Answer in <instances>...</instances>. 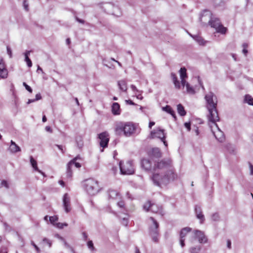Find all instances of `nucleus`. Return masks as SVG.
Masks as SVG:
<instances>
[{"instance_id": "0eeeda50", "label": "nucleus", "mask_w": 253, "mask_h": 253, "mask_svg": "<svg viewBox=\"0 0 253 253\" xmlns=\"http://www.w3.org/2000/svg\"><path fill=\"white\" fill-rule=\"evenodd\" d=\"M119 166L121 172L123 174H131L134 172L132 161H128L125 163L123 161H120Z\"/></svg>"}, {"instance_id": "774afa93", "label": "nucleus", "mask_w": 253, "mask_h": 253, "mask_svg": "<svg viewBox=\"0 0 253 253\" xmlns=\"http://www.w3.org/2000/svg\"><path fill=\"white\" fill-rule=\"evenodd\" d=\"M154 125H155V122H150V123L149 124V127L150 128H151L152 126H153Z\"/></svg>"}, {"instance_id": "cd10ccee", "label": "nucleus", "mask_w": 253, "mask_h": 253, "mask_svg": "<svg viewBox=\"0 0 253 253\" xmlns=\"http://www.w3.org/2000/svg\"><path fill=\"white\" fill-rule=\"evenodd\" d=\"M118 84L119 86L120 89L123 91H126L127 90V85L125 81L121 80L119 81L118 83Z\"/></svg>"}, {"instance_id": "e2e57ef3", "label": "nucleus", "mask_w": 253, "mask_h": 253, "mask_svg": "<svg viewBox=\"0 0 253 253\" xmlns=\"http://www.w3.org/2000/svg\"><path fill=\"white\" fill-rule=\"evenodd\" d=\"M227 246L229 249L231 248V242L230 240L227 241Z\"/></svg>"}, {"instance_id": "393cba45", "label": "nucleus", "mask_w": 253, "mask_h": 253, "mask_svg": "<svg viewBox=\"0 0 253 253\" xmlns=\"http://www.w3.org/2000/svg\"><path fill=\"white\" fill-rule=\"evenodd\" d=\"M189 35L192 37L195 41H196L198 43L201 45H204L205 44L206 42L204 40V39L200 36L196 35V36H193L190 34H189Z\"/></svg>"}, {"instance_id": "4c0bfd02", "label": "nucleus", "mask_w": 253, "mask_h": 253, "mask_svg": "<svg viewBox=\"0 0 253 253\" xmlns=\"http://www.w3.org/2000/svg\"><path fill=\"white\" fill-rule=\"evenodd\" d=\"M152 204L150 201L147 202L143 206V208L146 211H150V208L151 207Z\"/></svg>"}, {"instance_id": "bb28decb", "label": "nucleus", "mask_w": 253, "mask_h": 253, "mask_svg": "<svg viewBox=\"0 0 253 253\" xmlns=\"http://www.w3.org/2000/svg\"><path fill=\"white\" fill-rule=\"evenodd\" d=\"M171 77L173 81V83L175 85V88L177 89L180 88V83L179 81L177 80V77L176 75L174 73L171 74Z\"/></svg>"}, {"instance_id": "37998d69", "label": "nucleus", "mask_w": 253, "mask_h": 253, "mask_svg": "<svg viewBox=\"0 0 253 253\" xmlns=\"http://www.w3.org/2000/svg\"><path fill=\"white\" fill-rule=\"evenodd\" d=\"M87 246L88 248L91 250L93 251L94 250V248L93 246V242L91 241H89L87 242Z\"/></svg>"}, {"instance_id": "6ab92c4d", "label": "nucleus", "mask_w": 253, "mask_h": 253, "mask_svg": "<svg viewBox=\"0 0 253 253\" xmlns=\"http://www.w3.org/2000/svg\"><path fill=\"white\" fill-rule=\"evenodd\" d=\"M150 211H151L154 213H158L161 215L164 214V212L163 211L162 206L157 205L155 204H152Z\"/></svg>"}, {"instance_id": "7ed1b4c3", "label": "nucleus", "mask_w": 253, "mask_h": 253, "mask_svg": "<svg viewBox=\"0 0 253 253\" xmlns=\"http://www.w3.org/2000/svg\"><path fill=\"white\" fill-rule=\"evenodd\" d=\"M205 98L207 102V108L209 111L208 120L212 121L219 120L216 109L217 103L216 96L212 92H210L205 95Z\"/></svg>"}, {"instance_id": "4468645a", "label": "nucleus", "mask_w": 253, "mask_h": 253, "mask_svg": "<svg viewBox=\"0 0 253 253\" xmlns=\"http://www.w3.org/2000/svg\"><path fill=\"white\" fill-rule=\"evenodd\" d=\"M195 212L196 215V217L198 219L200 220V223H203L205 220V216L202 213V211L201 208L200 206L196 205L195 208Z\"/></svg>"}, {"instance_id": "72a5a7b5", "label": "nucleus", "mask_w": 253, "mask_h": 253, "mask_svg": "<svg viewBox=\"0 0 253 253\" xmlns=\"http://www.w3.org/2000/svg\"><path fill=\"white\" fill-rule=\"evenodd\" d=\"M224 3V0H213V4L215 7L222 6Z\"/></svg>"}, {"instance_id": "4be33fe9", "label": "nucleus", "mask_w": 253, "mask_h": 253, "mask_svg": "<svg viewBox=\"0 0 253 253\" xmlns=\"http://www.w3.org/2000/svg\"><path fill=\"white\" fill-rule=\"evenodd\" d=\"M151 156L156 158H159L162 156V153L158 148H154L151 150Z\"/></svg>"}, {"instance_id": "79ce46f5", "label": "nucleus", "mask_w": 253, "mask_h": 253, "mask_svg": "<svg viewBox=\"0 0 253 253\" xmlns=\"http://www.w3.org/2000/svg\"><path fill=\"white\" fill-rule=\"evenodd\" d=\"M3 225L5 230L10 231L12 230L11 227L6 222H3Z\"/></svg>"}, {"instance_id": "20e7f679", "label": "nucleus", "mask_w": 253, "mask_h": 253, "mask_svg": "<svg viewBox=\"0 0 253 253\" xmlns=\"http://www.w3.org/2000/svg\"><path fill=\"white\" fill-rule=\"evenodd\" d=\"M136 127L132 123L121 122L116 124L115 131L117 135L130 137L134 133Z\"/></svg>"}, {"instance_id": "7c9ffc66", "label": "nucleus", "mask_w": 253, "mask_h": 253, "mask_svg": "<svg viewBox=\"0 0 253 253\" xmlns=\"http://www.w3.org/2000/svg\"><path fill=\"white\" fill-rule=\"evenodd\" d=\"M177 112L180 116H184L186 115V112L185 111L183 106L181 104L177 105Z\"/></svg>"}, {"instance_id": "6e6d98bb", "label": "nucleus", "mask_w": 253, "mask_h": 253, "mask_svg": "<svg viewBox=\"0 0 253 253\" xmlns=\"http://www.w3.org/2000/svg\"><path fill=\"white\" fill-rule=\"evenodd\" d=\"M82 235H83V239H84V241H86L87 239V235L86 233L85 232H83L82 233Z\"/></svg>"}, {"instance_id": "a19ab883", "label": "nucleus", "mask_w": 253, "mask_h": 253, "mask_svg": "<svg viewBox=\"0 0 253 253\" xmlns=\"http://www.w3.org/2000/svg\"><path fill=\"white\" fill-rule=\"evenodd\" d=\"M49 221L52 224H54L58 220V217L56 216H52L49 217Z\"/></svg>"}, {"instance_id": "8fccbe9b", "label": "nucleus", "mask_w": 253, "mask_h": 253, "mask_svg": "<svg viewBox=\"0 0 253 253\" xmlns=\"http://www.w3.org/2000/svg\"><path fill=\"white\" fill-rule=\"evenodd\" d=\"M55 146L60 150L61 151L62 153H65V149H63V147L62 145L56 144Z\"/></svg>"}, {"instance_id": "f03ea898", "label": "nucleus", "mask_w": 253, "mask_h": 253, "mask_svg": "<svg viewBox=\"0 0 253 253\" xmlns=\"http://www.w3.org/2000/svg\"><path fill=\"white\" fill-rule=\"evenodd\" d=\"M177 178L176 174L174 173L172 170L162 171L158 172L155 171L152 179L154 183L157 186L167 185L170 181L174 180Z\"/></svg>"}, {"instance_id": "1a4fd4ad", "label": "nucleus", "mask_w": 253, "mask_h": 253, "mask_svg": "<svg viewBox=\"0 0 253 253\" xmlns=\"http://www.w3.org/2000/svg\"><path fill=\"white\" fill-rule=\"evenodd\" d=\"M151 137L152 138H158L163 142L164 145L167 146V143L165 140L166 134L165 133V130L163 129L158 128L154 130L151 132Z\"/></svg>"}, {"instance_id": "2f4dec72", "label": "nucleus", "mask_w": 253, "mask_h": 253, "mask_svg": "<svg viewBox=\"0 0 253 253\" xmlns=\"http://www.w3.org/2000/svg\"><path fill=\"white\" fill-rule=\"evenodd\" d=\"M186 88V91L188 93L193 94L195 93V90L192 86H191L189 84L186 82L185 84Z\"/></svg>"}, {"instance_id": "aec40b11", "label": "nucleus", "mask_w": 253, "mask_h": 253, "mask_svg": "<svg viewBox=\"0 0 253 253\" xmlns=\"http://www.w3.org/2000/svg\"><path fill=\"white\" fill-rule=\"evenodd\" d=\"M30 163L35 170L39 172L43 176H45L44 173L38 169L37 161L33 158L32 156L30 157Z\"/></svg>"}, {"instance_id": "39448f33", "label": "nucleus", "mask_w": 253, "mask_h": 253, "mask_svg": "<svg viewBox=\"0 0 253 253\" xmlns=\"http://www.w3.org/2000/svg\"><path fill=\"white\" fill-rule=\"evenodd\" d=\"M84 187L87 193L90 195H95L100 190L98 182L93 178L84 180Z\"/></svg>"}, {"instance_id": "c756f323", "label": "nucleus", "mask_w": 253, "mask_h": 253, "mask_svg": "<svg viewBox=\"0 0 253 253\" xmlns=\"http://www.w3.org/2000/svg\"><path fill=\"white\" fill-rule=\"evenodd\" d=\"M163 110L170 114L174 118H175L174 111L172 109L170 106L167 105L166 106L163 107Z\"/></svg>"}, {"instance_id": "9b49d317", "label": "nucleus", "mask_w": 253, "mask_h": 253, "mask_svg": "<svg viewBox=\"0 0 253 253\" xmlns=\"http://www.w3.org/2000/svg\"><path fill=\"white\" fill-rule=\"evenodd\" d=\"M170 164V161L169 159L165 160H163L159 162H158L157 164L155 165L154 167V171H158L159 170H163L169 166Z\"/></svg>"}, {"instance_id": "09e8293b", "label": "nucleus", "mask_w": 253, "mask_h": 253, "mask_svg": "<svg viewBox=\"0 0 253 253\" xmlns=\"http://www.w3.org/2000/svg\"><path fill=\"white\" fill-rule=\"evenodd\" d=\"M7 53L10 57H12V50L9 46L6 47Z\"/></svg>"}, {"instance_id": "f8f14e48", "label": "nucleus", "mask_w": 253, "mask_h": 253, "mask_svg": "<svg viewBox=\"0 0 253 253\" xmlns=\"http://www.w3.org/2000/svg\"><path fill=\"white\" fill-rule=\"evenodd\" d=\"M63 204L65 211L67 213L70 211L71 210L70 205V198L67 193H65L63 196Z\"/></svg>"}, {"instance_id": "f3484780", "label": "nucleus", "mask_w": 253, "mask_h": 253, "mask_svg": "<svg viewBox=\"0 0 253 253\" xmlns=\"http://www.w3.org/2000/svg\"><path fill=\"white\" fill-rule=\"evenodd\" d=\"M180 76L181 79V84L183 87L185 86L186 83L185 78H187L186 69L185 68H181L179 70Z\"/></svg>"}, {"instance_id": "ea45409f", "label": "nucleus", "mask_w": 253, "mask_h": 253, "mask_svg": "<svg viewBox=\"0 0 253 253\" xmlns=\"http://www.w3.org/2000/svg\"><path fill=\"white\" fill-rule=\"evenodd\" d=\"M219 219V216L218 213H214L211 215V219L213 221H218Z\"/></svg>"}, {"instance_id": "603ef678", "label": "nucleus", "mask_w": 253, "mask_h": 253, "mask_svg": "<svg viewBox=\"0 0 253 253\" xmlns=\"http://www.w3.org/2000/svg\"><path fill=\"white\" fill-rule=\"evenodd\" d=\"M185 127L187 129L188 131H190L191 129V124L190 123H185Z\"/></svg>"}, {"instance_id": "2eb2a0df", "label": "nucleus", "mask_w": 253, "mask_h": 253, "mask_svg": "<svg viewBox=\"0 0 253 253\" xmlns=\"http://www.w3.org/2000/svg\"><path fill=\"white\" fill-rule=\"evenodd\" d=\"M8 149L11 153H16L21 151L20 147L17 145L13 140H11L10 145Z\"/></svg>"}, {"instance_id": "6e6552de", "label": "nucleus", "mask_w": 253, "mask_h": 253, "mask_svg": "<svg viewBox=\"0 0 253 253\" xmlns=\"http://www.w3.org/2000/svg\"><path fill=\"white\" fill-rule=\"evenodd\" d=\"M150 219L153 222V225L150 226L149 228L150 235L152 237V240L154 242L157 243L159 241V232L158 230L159 224L153 217H151Z\"/></svg>"}, {"instance_id": "13d9d810", "label": "nucleus", "mask_w": 253, "mask_h": 253, "mask_svg": "<svg viewBox=\"0 0 253 253\" xmlns=\"http://www.w3.org/2000/svg\"><path fill=\"white\" fill-rule=\"evenodd\" d=\"M7 251L6 248H1L0 249V253H7Z\"/></svg>"}, {"instance_id": "b1692460", "label": "nucleus", "mask_w": 253, "mask_h": 253, "mask_svg": "<svg viewBox=\"0 0 253 253\" xmlns=\"http://www.w3.org/2000/svg\"><path fill=\"white\" fill-rule=\"evenodd\" d=\"M74 163V160L71 161L67 164L66 175H67V177L68 178H70L72 176V170H71V168H72V166L73 165Z\"/></svg>"}, {"instance_id": "4d7b16f0", "label": "nucleus", "mask_w": 253, "mask_h": 253, "mask_svg": "<svg viewBox=\"0 0 253 253\" xmlns=\"http://www.w3.org/2000/svg\"><path fill=\"white\" fill-rule=\"evenodd\" d=\"M184 241L185 239L180 238V244L182 247H183L185 246Z\"/></svg>"}, {"instance_id": "c85d7f7f", "label": "nucleus", "mask_w": 253, "mask_h": 253, "mask_svg": "<svg viewBox=\"0 0 253 253\" xmlns=\"http://www.w3.org/2000/svg\"><path fill=\"white\" fill-rule=\"evenodd\" d=\"M76 142L77 147L79 149H82L83 147L84 141H83V138L81 136H79L76 137Z\"/></svg>"}, {"instance_id": "5701e85b", "label": "nucleus", "mask_w": 253, "mask_h": 253, "mask_svg": "<svg viewBox=\"0 0 253 253\" xmlns=\"http://www.w3.org/2000/svg\"><path fill=\"white\" fill-rule=\"evenodd\" d=\"M112 113L115 115L120 114V107L118 103H114L112 106Z\"/></svg>"}, {"instance_id": "5fc2aeb1", "label": "nucleus", "mask_w": 253, "mask_h": 253, "mask_svg": "<svg viewBox=\"0 0 253 253\" xmlns=\"http://www.w3.org/2000/svg\"><path fill=\"white\" fill-rule=\"evenodd\" d=\"M75 19L76 20V21L77 22H78L79 23H81V24H84V21L83 19H81L80 18H79L78 17L76 16L75 17Z\"/></svg>"}, {"instance_id": "412c9836", "label": "nucleus", "mask_w": 253, "mask_h": 253, "mask_svg": "<svg viewBox=\"0 0 253 253\" xmlns=\"http://www.w3.org/2000/svg\"><path fill=\"white\" fill-rule=\"evenodd\" d=\"M8 71L5 64H0V77L3 79L7 78Z\"/></svg>"}, {"instance_id": "49530a36", "label": "nucleus", "mask_w": 253, "mask_h": 253, "mask_svg": "<svg viewBox=\"0 0 253 253\" xmlns=\"http://www.w3.org/2000/svg\"><path fill=\"white\" fill-rule=\"evenodd\" d=\"M31 245L34 247L36 251L39 253L41 252L40 248L35 244L33 241H31Z\"/></svg>"}, {"instance_id": "ddd939ff", "label": "nucleus", "mask_w": 253, "mask_h": 253, "mask_svg": "<svg viewBox=\"0 0 253 253\" xmlns=\"http://www.w3.org/2000/svg\"><path fill=\"white\" fill-rule=\"evenodd\" d=\"M195 236L200 243H206L208 242V239L204 234V233L200 230H195L194 232Z\"/></svg>"}, {"instance_id": "f257e3e1", "label": "nucleus", "mask_w": 253, "mask_h": 253, "mask_svg": "<svg viewBox=\"0 0 253 253\" xmlns=\"http://www.w3.org/2000/svg\"><path fill=\"white\" fill-rule=\"evenodd\" d=\"M207 20H208L209 25L214 28L216 33L221 35H225L227 33L228 29L223 26L220 19L214 16L210 10H205L201 14L200 21L205 22Z\"/></svg>"}, {"instance_id": "a878e982", "label": "nucleus", "mask_w": 253, "mask_h": 253, "mask_svg": "<svg viewBox=\"0 0 253 253\" xmlns=\"http://www.w3.org/2000/svg\"><path fill=\"white\" fill-rule=\"evenodd\" d=\"M191 230V228L190 227H185L182 228L180 232V238L185 239L187 234L190 232Z\"/></svg>"}, {"instance_id": "473e14b6", "label": "nucleus", "mask_w": 253, "mask_h": 253, "mask_svg": "<svg viewBox=\"0 0 253 253\" xmlns=\"http://www.w3.org/2000/svg\"><path fill=\"white\" fill-rule=\"evenodd\" d=\"M245 101L249 105L253 106V98L250 95H246L245 96Z\"/></svg>"}, {"instance_id": "c9c22d12", "label": "nucleus", "mask_w": 253, "mask_h": 253, "mask_svg": "<svg viewBox=\"0 0 253 253\" xmlns=\"http://www.w3.org/2000/svg\"><path fill=\"white\" fill-rule=\"evenodd\" d=\"M30 52L31 51H26L24 53L25 61L27 63H32L31 59L29 57Z\"/></svg>"}, {"instance_id": "f704fd0d", "label": "nucleus", "mask_w": 253, "mask_h": 253, "mask_svg": "<svg viewBox=\"0 0 253 253\" xmlns=\"http://www.w3.org/2000/svg\"><path fill=\"white\" fill-rule=\"evenodd\" d=\"M42 244L44 246H45L46 245H48V247L49 248H50L51 247V245H52V242L51 241H50L49 239L46 238H44L43 239H42Z\"/></svg>"}, {"instance_id": "680f3d73", "label": "nucleus", "mask_w": 253, "mask_h": 253, "mask_svg": "<svg viewBox=\"0 0 253 253\" xmlns=\"http://www.w3.org/2000/svg\"><path fill=\"white\" fill-rule=\"evenodd\" d=\"M42 96L40 93H38L36 94L35 100L37 101L40 100Z\"/></svg>"}, {"instance_id": "dca6fc26", "label": "nucleus", "mask_w": 253, "mask_h": 253, "mask_svg": "<svg viewBox=\"0 0 253 253\" xmlns=\"http://www.w3.org/2000/svg\"><path fill=\"white\" fill-rule=\"evenodd\" d=\"M141 166L146 170H150L152 169L151 162L147 159H143L141 160Z\"/></svg>"}, {"instance_id": "864d4df0", "label": "nucleus", "mask_w": 253, "mask_h": 253, "mask_svg": "<svg viewBox=\"0 0 253 253\" xmlns=\"http://www.w3.org/2000/svg\"><path fill=\"white\" fill-rule=\"evenodd\" d=\"M122 223L125 226H127L128 224L127 219L126 217H124L122 219Z\"/></svg>"}, {"instance_id": "0e129e2a", "label": "nucleus", "mask_w": 253, "mask_h": 253, "mask_svg": "<svg viewBox=\"0 0 253 253\" xmlns=\"http://www.w3.org/2000/svg\"><path fill=\"white\" fill-rule=\"evenodd\" d=\"M130 87L133 91H138L136 87L134 85H133V84L131 85Z\"/></svg>"}, {"instance_id": "e433bc0d", "label": "nucleus", "mask_w": 253, "mask_h": 253, "mask_svg": "<svg viewBox=\"0 0 253 253\" xmlns=\"http://www.w3.org/2000/svg\"><path fill=\"white\" fill-rule=\"evenodd\" d=\"M200 250V247H192L190 249L189 252L190 253H199Z\"/></svg>"}, {"instance_id": "052dcab7", "label": "nucleus", "mask_w": 253, "mask_h": 253, "mask_svg": "<svg viewBox=\"0 0 253 253\" xmlns=\"http://www.w3.org/2000/svg\"><path fill=\"white\" fill-rule=\"evenodd\" d=\"M45 129L46 130V131L49 132L50 133H51L52 132V130L49 126H46L45 127Z\"/></svg>"}, {"instance_id": "338daca9", "label": "nucleus", "mask_w": 253, "mask_h": 253, "mask_svg": "<svg viewBox=\"0 0 253 253\" xmlns=\"http://www.w3.org/2000/svg\"><path fill=\"white\" fill-rule=\"evenodd\" d=\"M126 102H127V103H128L130 105H134V102L131 100H126Z\"/></svg>"}, {"instance_id": "a211bd4d", "label": "nucleus", "mask_w": 253, "mask_h": 253, "mask_svg": "<svg viewBox=\"0 0 253 253\" xmlns=\"http://www.w3.org/2000/svg\"><path fill=\"white\" fill-rule=\"evenodd\" d=\"M108 195L109 199H118L121 197L120 194L118 192L112 189L108 190Z\"/></svg>"}, {"instance_id": "423d86ee", "label": "nucleus", "mask_w": 253, "mask_h": 253, "mask_svg": "<svg viewBox=\"0 0 253 253\" xmlns=\"http://www.w3.org/2000/svg\"><path fill=\"white\" fill-rule=\"evenodd\" d=\"M208 121L209 126L211 127V130L215 138L220 142H223L225 140L224 133L216 124V122L219 120H215V121H212V120Z\"/></svg>"}, {"instance_id": "3c124183", "label": "nucleus", "mask_w": 253, "mask_h": 253, "mask_svg": "<svg viewBox=\"0 0 253 253\" xmlns=\"http://www.w3.org/2000/svg\"><path fill=\"white\" fill-rule=\"evenodd\" d=\"M117 205L121 208H123L125 207V203L124 201H120L117 203Z\"/></svg>"}, {"instance_id": "9d476101", "label": "nucleus", "mask_w": 253, "mask_h": 253, "mask_svg": "<svg viewBox=\"0 0 253 253\" xmlns=\"http://www.w3.org/2000/svg\"><path fill=\"white\" fill-rule=\"evenodd\" d=\"M98 138L100 140V146L103 148L107 147L109 141L108 133L106 131L103 132L98 135Z\"/></svg>"}, {"instance_id": "69168bd1", "label": "nucleus", "mask_w": 253, "mask_h": 253, "mask_svg": "<svg viewBox=\"0 0 253 253\" xmlns=\"http://www.w3.org/2000/svg\"><path fill=\"white\" fill-rule=\"evenodd\" d=\"M57 227L59 228H63V223H57Z\"/></svg>"}, {"instance_id": "a18cd8bd", "label": "nucleus", "mask_w": 253, "mask_h": 253, "mask_svg": "<svg viewBox=\"0 0 253 253\" xmlns=\"http://www.w3.org/2000/svg\"><path fill=\"white\" fill-rule=\"evenodd\" d=\"M23 84L25 87V88L28 91H29L30 93H31L32 92V89L31 88V87L30 86H29L28 85H27L26 83L24 82Z\"/></svg>"}, {"instance_id": "de8ad7c7", "label": "nucleus", "mask_w": 253, "mask_h": 253, "mask_svg": "<svg viewBox=\"0 0 253 253\" xmlns=\"http://www.w3.org/2000/svg\"><path fill=\"white\" fill-rule=\"evenodd\" d=\"M76 160H77V158H75L72 160V161L74 160V163L73 165H74L76 168H79L81 167V165L79 163L76 162Z\"/></svg>"}, {"instance_id": "c03bdc74", "label": "nucleus", "mask_w": 253, "mask_h": 253, "mask_svg": "<svg viewBox=\"0 0 253 253\" xmlns=\"http://www.w3.org/2000/svg\"><path fill=\"white\" fill-rule=\"evenodd\" d=\"M23 4V6H24L25 9L26 11H28L29 4H28V2L27 0H24Z\"/></svg>"}, {"instance_id": "bf43d9fd", "label": "nucleus", "mask_w": 253, "mask_h": 253, "mask_svg": "<svg viewBox=\"0 0 253 253\" xmlns=\"http://www.w3.org/2000/svg\"><path fill=\"white\" fill-rule=\"evenodd\" d=\"M250 174L253 175V166L250 163Z\"/></svg>"}, {"instance_id": "58836bf2", "label": "nucleus", "mask_w": 253, "mask_h": 253, "mask_svg": "<svg viewBox=\"0 0 253 253\" xmlns=\"http://www.w3.org/2000/svg\"><path fill=\"white\" fill-rule=\"evenodd\" d=\"M243 49L242 52L245 55H246L248 53L247 48L248 47V45L247 43H244L243 44Z\"/></svg>"}]
</instances>
